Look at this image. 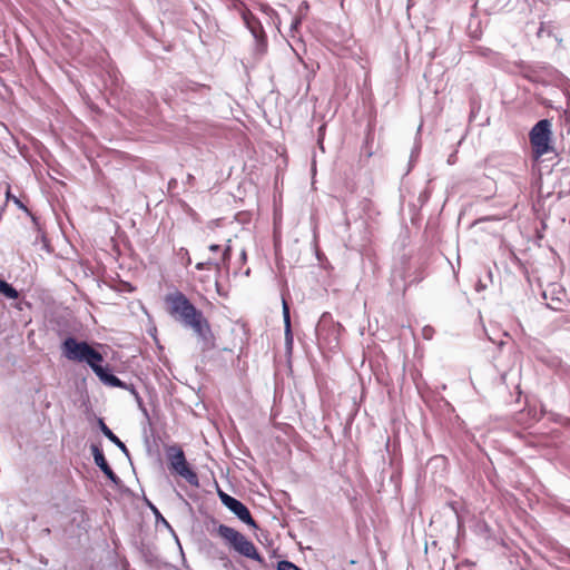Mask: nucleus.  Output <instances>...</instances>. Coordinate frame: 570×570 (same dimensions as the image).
Here are the masks:
<instances>
[{
	"instance_id": "a211bd4d",
	"label": "nucleus",
	"mask_w": 570,
	"mask_h": 570,
	"mask_svg": "<svg viewBox=\"0 0 570 570\" xmlns=\"http://www.w3.org/2000/svg\"><path fill=\"white\" fill-rule=\"evenodd\" d=\"M190 263H191V258H190V257H188V258L186 259V264H187V265H189Z\"/></svg>"
},
{
	"instance_id": "0eeeda50",
	"label": "nucleus",
	"mask_w": 570,
	"mask_h": 570,
	"mask_svg": "<svg viewBox=\"0 0 570 570\" xmlns=\"http://www.w3.org/2000/svg\"><path fill=\"white\" fill-rule=\"evenodd\" d=\"M96 368H97V371H94L95 374L105 384L110 385L112 387H120V389L126 387V384L122 381H120L116 375L108 373L107 370L101 366V363H99Z\"/></svg>"
},
{
	"instance_id": "7ed1b4c3",
	"label": "nucleus",
	"mask_w": 570,
	"mask_h": 570,
	"mask_svg": "<svg viewBox=\"0 0 570 570\" xmlns=\"http://www.w3.org/2000/svg\"><path fill=\"white\" fill-rule=\"evenodd\" d=\"M218 535L226 540L239 554L262 561V557L257 552L255 544L248 540L244 534L225 524H219L217 528Z\"/></svg>"
},
{
	"instance_id": "4468645a",
	"label": "nucleus",
	"mask_w": 570,
	"mask_h": 570,
	"mask_svg": "<svg viewBox=\"0 0 570 570\" xmlns=\"http://www.w3.org/2000/svg\"><path fill=\"white\" fill-rule=\"evenodd\" d=\"M277 570H302V569H299L296 564H294L291 561L283 560V561L278 562Z\"/></svg>"
},
{
	"instance_id": "9b49d317",
	"label": "nucleus",
	"mask_w": 570,
	"mask_h": 570,
	"mask_svg": "<svg viewBox=\"0 0 570 570\" xmlns=\"http://www.w3.org/2000/svg\"><path fill=\"white\" fill-rule=\"evenodd\" d=\"M195 267L198 271L213 269V268L216 269V271H219L220 269V263L212 262V261L200 262V263H197Z\"/></svg>"
},
{
	"instance_id": "ddd939ff",
	"label": "nucleus",
	"mask_w": 570,
	"mask_h": 570,
	"mask_svg": "<svg viewBox=\"0 0 570 570\" xmlns=\"http://www.w3.org/2000/svg\"><path fill=\"white\" fill-rule=\"evenodd\" d=\"M228 243H230V239H228ZM232 257V246L227 244L223 250L222 258H220V266H228L229 261Z\"/></svg>"
},
{
	"instance_id": "f3484780",
	"label": "nucleus",
	"mask_w": 570,
	"mask_h": 570,
	"mask_svg": "<svg viewBox=\"0 0 570 570\" xmlns=\"http://www.w3.org/2000/svg\"><path fill=\"white\" fill-rule=\"evenodd\" d=\"M219 248H220V246L216 245V244H213L209 246V250H212V252H217V250H219Z\"/></svg>"
},
{
	"instance_id": "dca6fc26",
	"label": "nucleus",
	"mask_w": 570,
	"mask_h": 570,
	"mask_svg": "<svg viewBox=\"0 0 570 570\" xmlns=\"http://www.w3.org/2000/svg\"><path fill=\"white\" fill-rule=\"evenodd\" d=\"M243 16H244V20H245V21H246V23L249 26V23H250V22H249V19H254L253 14H252L249 11H247V12H244V14H243Z\"/></svg>"
},
{
	"instance_id": "39448f33",
	"label": "nucleus",
	"mask_w": 570,
	"mask_h": 570,
	"mask_svg": "<svg viewBox=\"0 0 570 570\" xmlns=\"http://www.w3.org/2000/svg\"><path fill=\"white\" fill-rule=\"evenodd\" d=\"M170 450L173 451V453L169 454L170 469L183 476L188 483L193 485L198 484V476L196 472L190 469L181 448L174 446Z\"/></svg>"
},
{
	"instance_id": "f8f14e48",
	"label": "nucleus",
	"mask_w": 570,
	"mask_h": 570,
	"mask_svg": "<svg viewBox=\"0 0 570 570\" xmlns=\"http://www.w3.org/2000/svg\"><path fill=\"white\" fill-rule=\"evenodd\" d=\"M283 314H284V323L286 336L291 335V317H289V308L286 302L283 303Z\"/></svg>"
},
{
	"instance_id": "aec40b11",
	"label": "nucleus",
	"mask_w": 570,
	"mask_h": 570,
	"mask_svg": "<svg viewBox=\"0 0 570 570\" xmlns=\"http://www.w3.org/2000/svg\"><path fill=\"white\" fill-rule=\"evenodd\" d=\"M568 558L570 559V551L567 553Z\"/></svg>"
},
{
	"instance_id": "1a4fd4ad",
	"label": "nucleus",
	"mask_w": 570,
	"mask_h": 570,
	"mask_svg": "<svg viewBox=\"0 0 570 570\" xmlns=\"http://www.w3.org/2000/svg\"><path fill=\"white\" fill-rule=\"evenodd\" d=\"M91 451L95 459V463L100 468V470L109 465L104 452L97 445H92Z\"/></svg>"
},
{
	"instance_id": "6ab92c4d",
	"label": "nucleus",
	"mask_w": 570,
	"mask_h": 570,
	"mask_svg": "<svg viewBox=\"0 0 570 570\" xmlns=\"http://www.w3.org/2000/svg\"><path fill=\"white\" fill-rule=\"evenodd\" d=\"M199 88H207L205 85H198Z\"/></svg>"
},
{
	"instance_id": "f03ea898",
	"label": "nucleus",
	"mask_w": 570,
	"mask_h": 570,
	"mask_svg": "<svg viewBox=\"0 0 570 570\" xmlns=\"http://www.w3.org/2000/svg\"><path fill=\"white\" fill-rule=\"evenodd\" d=\"M62 355L72 362L87 363L92 371L102 363L101 353L91 347L87 342H78L73 337H67L61 344Z\"/></svg>"
},
{
	"instance_id": "f257e3e1",
	"label": "nucleus",
	"mask_w": 570,
	"mask_h": 570,
	"mask_svg": "<svg viewBox=\"0 0 570 570\" xmlns=\"http://www.w3.org/2000/svg\"><path fill=\"white\" fill-rule=\"evenodd\" d=\"M164 303L167 313L173 318L190 327L206 344L212 343L214 335L209 322L183 292L175 291L168 293L164 298Z\"/></svg>"
},
{
	"instance_id": "2eb2a0df",
	"label": "nucleus",
	"mask_w": 570,
	"mask_h": 570,
	"mask_svg": "<svg viewBox=\"0 0 570 570\" xmlns=\"http://www.w3.org/2000/svg\"><path fill=\"white\" fill-rule=\"evenodd\" d=\"M104 472V474L114 483H117L119 481V478L117 476V474L112 471V469L110 468V465H108L107 468H104L101 470Z\"/></svg>"
},
{
	"instance_id": "6e6552de",
	"label": "nucleus",
	"mask_w": 570,
	"mask_h": 570,
	"mask_svg": "<svg viewBox=\"0 0 570 570\" xmlns=\"http://www.w3.org/2000/svg\"><path fill=\"white\" fill-rule=\"evenodd\" d=\"M100 426L102 433L114 443L116 444L120 450L127 451L126 445L124 442L120 441V439L102 422L100 421Z\"/></svg>"
},
{
	"instance_id": "423d86ee",
	"label": "nucleus",
	"mask_w": 570,
	"mask_h": 570,
	"mask_svg": "<svg viewBox=\"0 0 570 570\" xmlns=\"http://www.w3.org/2000/svg\"><path fill=\"white\" fill-rule=\"evenodd\" d=\"M218 497L222 503L228 508L237 518L244 523L257 528L255 520L253 519L248 508L239 500L230 497L222 490H218Z\"/></svg>"
},
{
	"instance_id": "9d476101",
	"label": "nucleus",
	"mask_w": 570,
	"mask_h": 570,
	"mask_svg": "<svg viewBox=\"0 0 570 570\" xmlns=\"http://www.w3.org/2000/svg\"><path fill=\"white\" fill-rule=\"evenodd\" d=\"M0 293L11 299H16L19 297L18 291L2 279H0Z\"/></svg>"
},
{
	"instance_id": "20e7f679",
	"label": "nucleus",
	"mask_w": 570,
	"mask_h": 570,
	"mask_svg": "<svg viewBox=\"0 0 570 570\" xmlns=\"http://www.w3.org/2000/svg\"><path fill=\"white\" fill-rule=\"evenodd\" d=\"M551 121L549 119H542L533 126L529 134V138L535 159L551 150Z\"/></svg>"
}]
</instances>
